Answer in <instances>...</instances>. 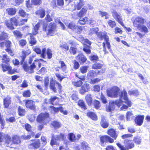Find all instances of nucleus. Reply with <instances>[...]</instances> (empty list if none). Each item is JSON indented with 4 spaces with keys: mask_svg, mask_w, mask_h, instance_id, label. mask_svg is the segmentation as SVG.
Wrapping results in <instances>:
<instances>
[{
    "mask_svg": "<svg viewBox=\"0 0 150 150\" xmlns=\"http://www.w3.org/2000/svg\"><path fill=\"white\" fill-rule=\"evenodd\" d=\"M28 19H23L19 17L13 16L9 19V21L7 20L5 22V24L7 28L10 30H13L16 27L25 25L28 21Z\"/></svg>",
    "mask_w": 150,
    "mask_h": 150,
    "instance_id": "obj_1",
    "label": "nucleus"
},
{
    "mask_svg": "<svg viewBox=\"0 0 150 150\" xmlns=\"http://www.w3.org/2000/svg\"><path fill=\"white\" fill-rule=\"evenodd\" d=\"M91 31L96 33L98 38L100 40H103L104 39L105 42H103L102 43V45L103 48V51L105 53H108L107 50L106 45L108 49L110 52L112 51L111 48V45L110 42V40L108 36L107 35V33L105 32H98L97 30H96L95 28H92L91 29Z\"/></svg>",
    "mask_w": 150,
    "mask_h": 150,
    "instance_id": "obj_2",
    "label": "nucleus"
},
{
    "mask_svg": "<svg viewBox=\"0 0 150 150\" xmlns=\"http://www.w3.org/2000/svg\"><path fill=\"white\" fill-rule=\"evenodd\" d=\"M1 60L2 63L1 64V66L4 72L8 71V73L10 74H12L17 72L16 69H12V67L10 65L11 59L7 54L3 55Z\"/></svg>",
    "mask_w": 150,
    "mask_h": 150,
    "instance_id": "obj_3",
    "label": "nucleus"
},
{
    "mask_svg": "<svg viewBox=\"0 0 150 150\" xmlns=\"http://www.w3.org/2000/svg\"><path fill=\"white\" fill-rule=\"evenodd\" d=\"M5 144L6 146L11 148H14L13 145H18L21 142V140L20 136L16 134L13 135L11 138L8 134H6L5 136Z\"/></svg>",
    "mask_w": 150,
    "mask_h": 150,
    "instance_id": "obj_4",
    "label": "nucleus"
},
{
    "mask_svg": "<svg viewBox=\"0 0 150 150\" xmlns=\"http://www.w3.org/2000/svg\"><path fill=\"white\" fill-rule=\"evenodd\" d=\"M57 25L54 22H51L48 24L47 23H43L42 26L43 31L46 33L48 37L52 36L55 35L57 31Z\"/></svg>",
    "mask_w": 150,
    "mask_h": 150,
    "instance_id": "obj_5",
    "label": "nucleus"
},
{
    "mask_svg": "<svg viewBox=\"0 0 150 150\" xmlns=\"http://www.w3.org/2000/svg\"><path fill=\"white\" fill-rule=\"evenodd\" d=\"M42 59H37L34 60L32 64L29 66L26 63H24L23 65V67L25 71L29 72L30 73L34 72V69L36 67V64H38V68H40L41 65V62H45Z\"/></svg>",
    "mask_w": 150,
    "mask_h": 150,
    "instance_id": "obj_6",
    "label": "nucleus"
},
{
    "mask_svg": "<svg viewBox=\"0 0 150 150\" xmlns=\"http://www.w3.org/2000/svg\"><path fill=\"white\" fill-rule=\"evenodd\" d=\"M124 145L119 142L116 143V145L120 150H129L133 148L135 146L134 143L130 139H125L124 141Z\"/></svg>",
    "mask_w": 150,
    "mask_h": 150,
    "instance_id": "obj_7",
    "label": "nucleus"
},
{
    "mask_svg": "<svg viewBox=\"0 0 150 150\" xmlns=\"http://www.w3.org/2000/svg\"><path fill=\"white\" fill-rule=\"evenodd\" d=\"M120 94L119 95V96L120 98H122L125 101V103L127 105L123 104L121 107V109L122 110L127 109L129 107H131L132 105V103L130 100L127 97V94L125 90L124 89L123 91H121Z\"/></svg>",
    "mask_w": 150,
    "mask_h": 150,
    "instance_id": "obj_8",
    "label": "nucleus"
},
{
    "mask_svg": "<svg viewBox=\"0 0 150 150\" xmlns=\"http://www.w3.org/2000/svg\"><path fill=\"white\" fill-rule=\"evenodd\" d=\"M50 117V114L47 112H41L37 116V122L42 124H46L47 119Z\"/></svg>",
    "mask_w": 150,
    "mask_h": 150,
    "instance_id": "obj_9",
    "label": "nucleus"
},
{
    "mask_svg": "<svg viewBox=\"0 0 150 150\" xmlns=\"http://www.w3.org/2000/svg\"><path fill=\"white\" fill-rule=\"evenodd\" d=\"M41 145L40 140L39 139H33L30 140V143L28 145V147L30 150H36L39 148Z\"/></svg>",
    "mask_w": 150,
    "mask_h": 150,
    "instance_id": "obj_10",
    "label": "nucleus"
},
{
    "mask_svg": "<svg viewBox=\"0 0 150 150\" xmlns=\"http://www.w3.org/2000/svg\"><path fill=\"white\" fill-rule=\"evenodd\" d=\"M100 144L102 147H105L106 143H112L114 142V139L109 136L105 135L100 138Z\"/></svg>",
    "mask_w": 150,
    "mask_h": 150,
    "instance_id": "obj_11",
    "label": "nucleus"
},
{
    "mask_svg": "<svg viewBox=\"0 0 150 150\" xmlns=\"http://www.w3.org/2000/svg\"><path fill=\"white\" fill-rule=\"evenodd\" d=\"M120 88L116 86H113L107 91V94L109 96L117 97L120 93Z\"/></svg>",
    "mask_w": 150,
    "mask_h": 150,
    "instance_id": "obj_12",
    "label": "nucleus"
},
{
    "mask_svg": "<svg viewBox=\"0 0 150 150\" xmlns=\"http://www.w3.org/2000/svg\"><path fill=\"white\" fill-rule=\"evenodd\" d=\"M83 41V50L86 54H89L91 53V42L88 39H84L83 38L82 40Z\"/></svg>",
    "mask_w": 150,
    "mask_h": 150,
    "instance_id": "obj_13",
    "label": "nucleus"
},
{
    "mask_svg": "<svg viewBox=\"0 0 150 150\" xmlns=\"http://www.w3.org/2000/svg\"><path fill=\"white\" fill-rule=\"evenodd\" d=\"M25 129L28 132H30V134L27 136H23L22 138L24 140L29 139L35 136L34 132L32 131V127L29 124L26 123L24 125Z\"/></svg>",
    "mask_w": 150,
    "mask_h": 150,
    "instance_id": "obj_14",
    "label": "nucleus"
},
{
    "mask_svg": "<svg viewBox=\"0 0 150 150\" xmlns=\"http://www.w3.org/2000/svg\"><path fill=\"white\" fill-rule=\"evenodd\" d=\"M106 68H105L98 70L97 72L93 70L89 71L87 74V76L88 78L92 79L98 75H100L104 73Z\"/></svg>",
    "mask_w": 150,
    "mask_h": 150,
    "instance_id": "obj_15",
    "label": "nucleus"
},
{
    "mask_svg": "<svg viewBox=\"0 0 150 150\" xmlns=\"http://www.w3.org/2000/svg\"><path fill=\"white\" fill-rule=\"evenodd\" d=\"M56 84L58 86L59 93H61L62 87L61 84L58 82L55 81L53 80L51 81L50 82L49 85L50 89L52 90L54 92H56L57 91V89L55 87Z\"/></svg>",
    "mask_w": 150,
    "mask_h": 150,
    "instance_id": "obj_16",
    "label": "nucleus"
},
{
    "mask_svg": "<svg viewBox=\"0 0 150 150\" xmlns=\"http://www.w3.org/2000/svg\"><path fill=\"white\" fill-rule=\"evenodd\" d=\"M146 21L142 17L138 16L136 17L133 22L134 26L138 29H139L141 26L143 25L145 22Z\"/></svg>",
    "mask_w": 150,
    "mask_h": 150,
    "instance_id": "obj_17",
    "label": "nucleus"
},
{
    "mask_svg": "<svg viewBox=\"0 0 150 150\" xmlns=\"http://www.w3.org/2000/svg\"><path fill=\"white\" fill-rule=\"evenodd\" d=\"M46 55H47V58L48 59H51L52 57L53 54L52 50L50 48H44L42 49V53L40 56L43 58H46Z\"/></svg>",
    "mask_w": 150,
    "mask_h": 150,
    "instance_id": "obj_18",
    "label": "nucleus"
},
{
    "mask_svg": "<svg viewBox=\"0 0 150 150\" xmlns=\"http://www.w3.org/2000/svg\"><path fill=\"white\" fill-rule=\"evenodd\" d=\"M25 104L26 107L33 111H36V109L35 104V102L32 100L27 99L25 100Z\"/></svg>",
    "mask_w": 150,
    "mask_h": 150,
    "instance_id": "obj_19",
    "label": "nucleus"
},
{
    "mask_svg": "<svg viewBox=\"0 0 150 150\" xmlns=\"http://www.w3.org/2000/svg\"><path fill=\"white\" fill-rule=\"evenodd\" d=\"M112 14L114 18L122 26H124V24L122 16L120 15L115 10H114L112 12Z\"/></svg>",
    "mask_w": 150,
    "mask_h": 150,
    "instance_id": "obj_20",
    "label": "nucleus"
},
{
    "mask_svg": "<svg viewBox=\"0 0 150 150\" xmlns=\"http://www.w3.org/2000/svg\"><path fill=\"white\" fill-rule=\"evenodd\" d=\"M107 134L114 140H116L118 136V133L115 129L111 128L108 129Z\"/></svg>",
    "mask_w": 150,
    "mask_h": 150,
    "instance_id": "obj_21",
    "label": "nucleus"
},
{
    "mask_svg": "<svg viewBox=\"0 0 150 150\" xmlns=\"http://www.w3.org/2000/svg\"><path fill=\"white\" fill-rule=\"evenodd\" d=\"M144 117V115H138L135 117L134 121L137 125L140 126L142 125Z\"/></svg>",
    "mask_w": 150,
    "mask_h": 150,
    "instance_id": "obj_22",
    "label": "nucleus"
},
{
    "mask_svg": "<svg viewBox=\"0 0 150 150\" xmlns=\"http://www.w3.org/2000/svg\"><path fill=\"white\" fill-rule=\"evenodd\" d=\"M101 126L104 129L107 128L109 125V123L106 119V117L104 115H102L100 122Z\"/></svg>",
    "mask_w": 150,
    "mask_h": 150,
    "instance_id": "obj_23",
    "label": "nucleus"
},
{
    "mask_svg": "<svg viewBox=\"0 0 150 150\" xmlns=\"http://www.w3.org/2000/svg\"><path fill=\"white\" fill-rule=\"evenodd\" d=\"M90 90L89 84L88 83H85L81 86V88L79 90V92L81 94L83 95Z\"/></svg>",
    "mask_w": 150,
    "mask_h": 150,
    "instance_id": "obj_24",
    "label": "nucleus"
},
{
    "mask_svg": "<svg viewBox=\"0 0 150 150\" xmlns=\"http://www.w3.org/2000/svg\"><path fill=\"white\" fill-rule=\"evenodd\" d=\"M76 58L81 64H84L87 60L86 56L82 53L78 54Z\"/></svg>",
    "mask_w": 150,
    "mask_h": 150,
    "instance_id": "obj_25",
    "label": "nucleus"
},
{
    "mask_svg": "<svg viewBox=\"0 0 150 150\" xmlns=\"http://www.w3.org/2000/svg\"><path fill=\"white\" fill-rule=\"evenodd\" d=\"M35 13L39 18H42L45 16L46 11L44 8L40 7L35 11Z\"/></svg>",
    "mask_w": 150,
    "mask_h": 150,
    "instance_id": "obj_26",
    "label": "nucleus"
},
{
    "mask_svg": "<svg viewBox=\"0 0 150 150\" xmlns=\"http://www.w3.org/2000/svg\"><path fill=\"white\" fill-rule=\"evenodd\" d=\"M31 52L29 49L26 50H23L22 51L21 54L20 56L21 59L20 62L21 64H23L27 56Z\"/></svg>",
    "mask_w": 150,
    "mask_h": 150,
    "instance_id": "obj_27",
    "label": "nucleus"
},
{
    "mask_svg": "<svg viewBox=\"0 0 150 150\" xmlns=\"http://www.w3.org/2000/svg\"><path fill=\"white\" fill-rule=\"evenodd\" d=\"M11 98L8 95L3 99V105L4 108H8L11 103Z\"/></svg>",
    "mask_w": 150,
    "mask_h": 150,
    "instance_id": "obj_28",
    "label": "nucleus"
},
{
    "mask_svg": "<svg viewBox=\"0 0 150 150\" xmlns=\"http://www.w3.org/2000/svg\"><path fill=\"white\" fill-rule=\"evenodd\" d=\"M88 8L87 7H84L77 13L78 17L81 18L85 16L87 13Z\"/></svg>",
    "mask_w": 150,
    "mask_h": 150,
    "instance_id": "obj_29",
    "label": "nucleus"
},
{
    "mask_svg": "<svg viewBox=\"0 0 150 150\" xmlns=\"http://www.w3.org/2000/svg\"><path fill=\"white\" fill-rule=\"evenodd\" d=\"M86 101L89 106H91L93 103V99L92 95L90 93L87 94L85 98Z\"/></svg>",
    "mask_w": 150,
    "mask_h": 150,
    "instance_id": "obj_30",
    "label": "nucleus"
},
{
    "mask_svg": "<svg viewBox=\"0 0 150 150\" xmlns=\"http://www.w3.org/2000/svg\"><path fill=\"white\" fill-rule=\"evenodd\" d=\"M7 13L8 15L13 16L15 15L17 12V9L15 7H9L6 9Z\"/></svg>",
    "mask_w": 150,
    "mask_h": 150,
    "instance_id": "obj_31",
    "label": "nucleus"
},
{
    "mask_svg": "<svg viewBox=\"0 0 150 150\" xmlns=\"http://www.w3.org/2000/svg\"><path fill=\"white\" fill-rule=\"evenodd\" d=\"M86 115L87 117L93 120L96 121L98 120L97 115L93 112L88 111L87 112Z\"/></svg>",
    "mask_w": 150,
    "mask_h": 150,
    "instance_id": "obj_32",
    "label": "nucleus"
},
{
    "mask_svg": "<svg viewBox=\"0 0 150 150\" xmlns=\"http://www.w3.org/2000/svg\"><path fill=\"white\" fill-rule=\"evenodd\" d=\"M17 111L18 115L21 116H24L26 112L25 108L20 106H18L17 108Z\"/></svg>",
    "mask_w": 150,
    "mask_h": 150,
    "instance_id": "obj_33",
    "label": "nucleus"
},
{
    "mask_svg": "<svg viewBox=\"0 0 150 150\" xmlns=\"http://www.w3.org/2000/svg\"><path fill=\"white\" fill-rule=\"evenodd\" d=\"M114 103L113 101L109 102L108 106L106 108V110L107 112H110L114 109L115 107Z\"/></svg>",
    "mask_w": 150,
    "mask_h": 150,
    "instance_id": "obj_34",
    "label": "nucleus"
},
{
    "mask_svg": "<svg viewBox=\"0 0 150 150\" xmlns=\"http://www.w3.org/2000/svg\"><path fill=\"white\" fill-rule=\"evenodd\" d=\"M84 4L85 2L83 0H79V2L75 6V9L78 10H80L81 9Z\"/></svg>",
    "mask_w": 150,
    "mask_h": 150,
    "instance_id": "obj_35",
    "label": "nucleus"
},
{
    "mask_svg": "<svg viewBox=\"0 0 150 150\" xmlns=\"http://www.w3.org/2000/svg\"><path fill=\"white\" fill-rule=\"evenodd\" d=\"M68 139L71 142H75L76 141L77 137L73 133H70L68 134Z\"/></svg>",
    "mask_w": 150,
    "mask_h": 150,
    "instance_id": "obj_36",
    "label": "nucleus"
},
{
    "mask_svg": "<svg viewBox=\"0 0 150 150\" xmlns=\"http://www.w3.org/2000/svg\"><path fill=\"white\" fill-rule=\"evenodd\" d=\"M88 18L87 17H85L80 18L78 21V23L81 25H84L88 22Z\"/></svg>",
    "mask_w": 150,
    "mask_h": 150,
    "instance_id": "obj_37",
    "label": "nucleus"
},
{
    "mask_svg": "<svg viewBox=\"0 0 150 150\" xmlns=\"http://www.w3.org/2000/svg\"><path fill=\"white\" fill-rule=\"evenodd\" d=\"M77 104L79 106L81 107V109L84 110H86L87 109L85 103L82 100H79Z\"/></svg>",
    "mask_w": 150,
    "mask_h": 150,
    "instance_id": "obj_38",
    "label": "nucleus"
},
{
    "mask_svg": "<svg viewBox=\"0 0 150 150\" xmlns=\"http://www.w3.org/2000/svg\"><path fill=\"white\" fill-rule=\"evenodd\" d=\"M103 64H101L100 63H96L93 64L92 66V68L94 69H102V68L103 66Z\"/></svg>",
    "mask_w": 150,
    "mask_h": 150,
    "instance_id": "obj_39",
    "label": "nucleus"
},
{
    "mask_svg": "<svg viewBox=\"0 0 150 150\" xmlns=\"http://www.w3.org/2000/svg\"><path fill=\"white\" fill-rule=\"evenodd\" d=\"M8 38V35L7 33L4 32H1L0 35V42L5 40Z\"/></svg>",
    "mask_w": 150,
    "mask_h": 150,
    "instance_id": "obj_40",
    "label": "nucleus"
},
{
    "mask_svg": "<svg viewBox=\"0 0 150 150\" xmlns=\"http://www.w3.org/2000/svg\"><path fill=\"white\" fill-rule=\"evenodd\" d=\"M142 140L141 137L139 136H137L134 137L133 141L136 144L139 145L141 143Z\"/></svg>",
    "mask_w": 150,
    "mask_h": 150,
    "instance_id": "obj_41",
    "label": "nucleus"
},
{
    "mask_svg": "<svg viewBox=\"0 0 150 150\" xmlns=\"http://www.w3.org/2000/svg\"><path fill=\"white\" fill-rule=\"evenodd\" d=\"M59 62L60 64V67L62 70L63 72H65L67 69V66L64 62L63 61L59 60Z\"/></svg>",
    "mask_w": 150,
    "mask_h": 150,
    "instance_id": "obj_42",
    "label": "nucleus"
},
{
    "mask_svg": "<svg viewBox=\"0 0 150 150\" xmlns=\"http://www.w3.org/2000/svg\"><path fill=\"white\" fill-rule=\"evenodd\" d=\"M23 96L25 98L30 97L31 94L30 90L27 89L23 91L22 93Z\"/></svg>",
    "mask_w": 150,
    "mask_h": 150,
    "instance_id": "obj_43",
    "label": "nucleus"
},
{
    "mask_svg": "<svg viewBox=\"0 0 150 150\" xmlns=\"http://www.w3.org/2000/svg\"><path fill=\"white\" fill-rule=\"evenodd\" d=\"M30 39L29 41V43L30 44V45L33 46L35 45L37 43V40H36L35 38L33 36L30 35Z\"/></svg>",
    "mask_w": 150,
    "mask_h": 150,
    "instance_id": "obj_44",
    "label": "nucleus"
},
{
    "mask_svg": "<svg viewBox=\"0 0 150 150\" xmlns=\"http://www.w3.org/2000/svg\"><path fill=\"white\" fill-rule=\"evenodd\" d=\"M108 25L111 28L115 27L116 25V23L115 21L112 20H109L107 21Z\"/></svg>",
    "mask_w": 150,
    "mask_h": 150,
    "instance_id": "obj_45",
    "label": "nucleus"
},
{
    "mask_svg": "<svg viewBox=\"0 0 150 150\" xmlns=\"http://www.w3.org/2000/svg\"><path fill=\"white\" fill-rule=\"evenodd\" d=\"M13 35L16 38H22L23 34L19 31L16 30L13 32Z\"/></svg>",
    "mask_w": 150,
    "mask_h": 150,
    "instance_id": "obj_46",
    "label": "nucleus"
},
{
    "mask_svg": "<svg viewBox=\"0 0 150 150\" xmlns=\"http://www.w3.org/2000/svg\"><path fill=\"white\" fill-rule=\"evenodd\" d=\"M92 103L94 108L97 109H99L101 106L100 102L97 100H94Z\"/></svg>",
    "mask_w": 150,
    "mask_h": 150,
    "instance_id": "obj_47",
    "label": "nucleus"
},
{
    "mask_svg": "<svg viewBox=\"0 0 150 150\" xmlns=\"http://www.w3.org/2000/svg\"><path fill=\"white\" fill-rule=\"evenodd\" d=\"M122 98H120L118 100H117L115 101H113L115 105H116L118 107H120L122 105L123 102L122 101Z\"/></svg>",
    "mask_w": 150,
    "mask_h": 150,
    "instance_id": "obj_48",
    "label": "nucleus"
},
{
    "mask_svg": "<svg viewBox=\"0 0 150 150\" xmlns=\"http://www.w3.org/2000/svg\"><path fill=\"white\" fill-rule=\"evenodd\" d=\"M49 84V79L47 77L45 78L44 80V87L45 89L47 90L48 88Z\"/></svg>",
    "mask_w": 150,
    "mask_h": 150,
    "instance_id": "obj_49",
    "label": "nucleus"
},
{
    "mask_svg": "<svg viewBox=\"0 0 150 150\" xmlns=\"http://www.w3.org/2000/svg\"><path fill=\"white\" fill-rule=\"evenodd\" d=\"M18 13L20 16L23 18L28 16V14L26 13V12L22 8H20L19 10Z\"/></svg>",
    "mask_w": 150,
    "mask_h": 150,
    "instance_id": "obj_50",
    "label": "nucleus"
},
{
    "mask_svg": "<svg viewBox=\"0 0 150 150\" xmlns=\"http://www.w3.org/2000/svg\"><path fill=\"white\" fill-rule=\"evenodd\" d=\"M57 140H56L55 137L54 136H52L50 142V145L52 146L55 145L57 146H59V143L57 142Z\"/></svg>",
    "mask_w": 150,
    "mask_h": 150,
    "instance_id": "obj_51",
    "label": "nucleus"
},
{
    "mask_svg": "<svg viewBox=\"0 0 150 150\" xmlns=\"http://www.w3.org/2000/svg\"><path fill=\"white\" fill-rule=\"evenodd\" d=\"M51 124L54 129L58 128L61 126V125L59 122L55 120L52 121Z\"/></svg>",
    "mask_w": 150,
    "mask_h": 150,
    "instance_id": "obj_52",
    "label": "nucleus"
},
{
    "mask_svg": "<svg viewBox=\"0 0 150 150\" xmlns=\"http://www.w3.org/2000/svg\"><path fill=\"white\" fill-rule=\"evenodd\" d=\"M89 59L91 61L96 62L98 60L99 57L97 55H93L90 56Z\"/></svg>",
    "mask_w": 150,
    "mask_h": 150,
    "instance_id": "obj_53",
    "label": "nucleus"
},
{
    "mask_svg": "<svg viewBox=\"0 0 150 150\" xmlns=\"http://www.w3.org/2000/svg\"><path fill=\"white\" fill-rule=\"evenodd\" d=\"M59 98L56 96H52L49 100V103L50 104L54 105V101L57 99L58 100Z\"/></svg>",
    "mask_w": 150,
    "mask_h": 150,
    "instance_id": "obj_54",
    "label": "nucleus"
},
{
    "mask_svg": "<svg viewBox=\"0 0 150 150\" xmlns=\"http://www.w3.org/2000/svg\"><path fill=\"white\" fill-rule=\"evenodd\" d=\"M40 141L41 142V144L42 146H45L47 144L46 138L45 136L42 135L40 138Z\"/></svg>",
    "mask_w": 150,
    "mask_h": 150,
    "instance_id": "obj_55",
    "label": "nucleus"
},
{
    "mask_svg": "<svg viewBox=\"0 0 150 150\" xmlns=\"http://www.w3.org/2000/svg\"><path fill=\"white\" fill-rule=\"evenodd\" d=\"M81 146L82 149L84 150H89L90 149V147L88 146V144L84 142L81 143Z\"/></svg>",
    "mask_w": 150,
    "mask_h": 150,
    "instance_id": "obj_56",
    "label": "nucleus"
},
{
    "mask_svg": "<svg viewBox=\"0 0 150 150\" xmlns=\"http://www.w3.org/2000/svg\"><path fill=\"white\" fill-rule=\"evenodd\" d=\"M33 6H40L42 3V0H31Z\"/></svg>",
    "mask_w": 150,
    "mask_h": 150,
    "instance_id": "obj_57",
    "label": "nucleus"
},
{
    "mask_svg": "<svg viewBox=\"0 0 150 150\" xmlns=\"http://www.w3.org/2000/svg\"><path fill=\"white\" fill-rule=\"evenodd\" d=\"M99 12V14L102 17L105 16V19H108L109 18V17H108L109 15L108 13L105 11H100Z\"/></svg>",
    "mask_w": 150,
    "mask_h": 150,
    "instance_id": "obj_58",
    "label": "nucleus"
},
{
    "mask_svg": "<svg viewBox=\"0 0 150 150\" xmlns=\"http://www.w3.org/2000/svg\"><path fill=\"white\" fill-rule=\"evenodd\" d=\"M129 94L130 96H137L139 94V93L137 90H132L129 91Z\"/></svg>",
    "mask_w": 150,
    "mask_h": 150,
    "instance_id": "obj_59",
    "label": "nucleus"
},
{
    "mask_svg": "<svg viewBox=\"0 0 150 150\" xmlns=\"http://www.w3.org/2000/svg\"><path fill=\"white\" fill-rule=\"evenodd\" d=\"M76 25L74 23L71 22L68 24V27L69 29L73 31H74L76 29Z\"/></svg>",
    "mask_w": 150,
    "mask_h": 150,
    "instance_id": "obj_60",
    "label": "nucleus"
},
{
    "mask_svg": "<svg viewBox=\"0 0 150 150\" xmlns=\"http://www.w3.org/2000/svg\"><path fill=\"white\" fill-rule=\"evenodd\" d=\"M60 47L65 51H67L69 49V47L67 43H65L61 45Z\"/></svg>",
    "mask_w": 150,
    "mask_h": 150,
    "instance_id": "obj_61",
    "label": "nucleus"
},
{
    "mask_svg": "<svg viewBox=\"0 0 150 150\" xmlns=\"http://www.w3.org/2000/svg\"><path fill=\"white\" fill-rule=\"evenodd\" d=\"M77 49L76 47H71L69 50L71 54H75L77 52Z\"/></svg>",
    "mask_w": 150,
    "mask_h": 150,
    "instance_id": "obj_62",
    "label": "nucleus"
},
{
    "mask_svg": "<svg viewBox=\"0 0 150 150\" xmlns=\"http://www.w3.org/2000/svg\"><path fill=\"white\" fill-rule=\"evenodd\" d=\"M133 114L132 111H129L127 112L126 114V120L127 121L130 120L132 118V116Z\"/></svg>",
    "mask_w": 150,
    "mask_h": 150,
    "instance_id": "obj_63",
    "label": "nucleus"
},
{
    "mask_svg": "<svg viewBox=\"0 0 150 150\" xmlns=\"http://www.w3.org/2000/svg\"><path fill=\"white\" fill-rule=\"evenodd\" d=\"M73 68L75 69H78L80 67L78 61L76 60H74L73 62Z\"/></svg>",
    "mask_w": 150,
    "mask_h": 150,
    "instance_id": "obj_64",
    "label": "nucleus"
}]
</instances>
